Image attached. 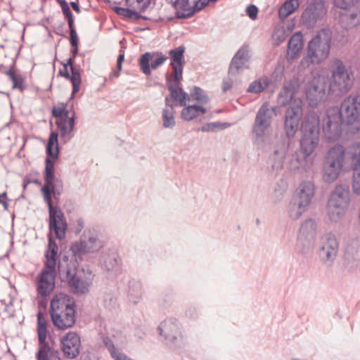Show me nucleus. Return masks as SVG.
I'll return each instance as SVG.
<instances>
[{
    "label": "nucleus",
    "instance_id": "2f4dec72",
    "mask_svg": "<svg viewBox=\"0 0 360 360\" xmlns=\"http://www.w3.org/2000/svg\"><path fill=\"white\" fill-rule=\"evenodd\" d=\"M6 75L9 77L13 83L12 88L23 91L26 88L25 77L24 75L15 68H11L6 72Z\"/></svg>",
    "mask_w": 360,
    "mask_h": 360
},
{
    "label": "nucleus",
    "instance_id": "a18cd8bd",
    "mask_svg": "<svg viewBox=\"0 0 360 360\" xmlns=\"http://www.w3.org/2000/svg\"><path fill=\"white\" fill-rule=\"evenodd\" d=\"M190 99L196 101L200 104L207 103L209 101L208 97L205 94L203 90L200 87L195 86L190 94Z\"/></svg>",
    "mask_w": 360,
    "mask_h": 360
},
{
    "label": "nucleus",
    "instance_id": "1a4fd4ad",
    "mask_svg": "<svg viewBox=\"0 0 360 360\" xmlns=\"http://www.w3.org/2000/svg\"><path fill=\"white\" fill-rule=\"evenodd\" d=\"M320 120L317 113L309 112L301 126L302 137L299 148L307 155H311L319 143Z\"/></svg>",
    "mask_w": 360,
    "mask_h": 360
},
{
    "label": "nucleus",
    "instance_id": "49530a36",
    "mask_svg": "<svg viewBox=\"0 0 360 360\" xmlns=\"http://www.w3.org/2000/svg\"><path fill=\"white\" fill-rule=\"evenodd\" d=\"M114 11L119 15L129 18V19H139L140 18V15L136 13L132 8H122V7H115Z\"/></svg>",
    "mask_w": 360,
    "mask_h": 360
},
{
    "label": "nucleus",
    "instance_id": "0eeeda50",
    "mask_svg": "<svg viewBox=\"0 0 360 360\" xmlns=\"http://www.w3.org/2000/svg\"><path fill=\"white\" fill-rule=\"evenodd\" d=\"M351 202L348 186L337 185L330 193L327 205V215L331 222L337 223L346 215Z\"/></svg>",
    "mask_w": 360,
    "mask_h": 360
},
{
    "label": "nucleus",
    "instance_id": "6e6552de",
    "mask_svg": "<svg viewBox=\"0 0 360 360\" xmlns=\"http://www.w3.org/2000/svg\"><path fill=\"white\" fill-rule=\"evenodd\" d=\"M330 72L331 79L328 90L331 93L340 96L346 94L351 89L354 83V75L342 60L338 58L332 60Z\"/></svg>",
    "mask_w": 360,
    "mask_h": 360
},
{
    "label": "nucleus",
    "instance_id": "c756f323",
    "mask_svg": "<svg viewBox=\"0 0 360 360\" xmlns=\"http://www.w3.org/2000/svg\"><path fill=\"white\" fill-rule=\"evenodd\" d=\"M71 75L68 72V68L63 65V68L60 70L59 75L68 79H69L72 85V91L71 97L74 96L79 91L82 79L79 70L76 68H72Z\"/></svg>",
    "mask_w": 360,
    "mask_h": 360
},
{
    "label": "nucleus",
    "instance_id": "a19ab883",
    "mask_svg": "<svg viewBox=\"0 0 360 360\" xmlns=\"http://www.w3.org/2000/svg\"><path fill=\"white\" fill-rule=\"evenodd\" d=\"M300 6L299 0H288L278 11V15L281 18H287L288 15L293 13Z\"/></svg>",
    "mask_w": 360,
    "mask_h": 360
},
{
    "label": "nucleus",
    "instance_id": "79ce46f5",
    "mask_svg": "<svg viewBox=\"0 0 360 360\" xmlns=\"http://www.w3.org/2000/svg\"><path fill=\"white\" fill-rule=\"evenodd\" d=\"M316 221L312 219H308L302 223L300 229V234L303 236H309L313 239L316 233Z\"/></svg>",
    "mask_w": 360,
    "mask_h": 360
},
{
    "label": "nucleus",
    "instance_id": "4d7b16f0",
    "mask_svg": "<svg viewBox=\"0 0 360 360\" xmlns=\"http://www.w3.org/2000/svg\"><path fill=\"white\" fill-rule=\"evenodd\" d=\"M233 85V80L231 78H228L223 82L222 89L224 92L230 90Z\"/></svg>",
    "mask_w": 360,
    "mask_h": 360
},
{
    "label": "nucleus",
    "instance_id": "680f3d73",
    "mask_svg": "<svg viewBox=\"0 0 360 360\" xmlns=\"http://www.w3.org/2000/svg\"><path fill=\"white\" fill-rule=\"evenodd\" d=\"M70 52H71V54H72L71 57L75 58V56H77V54L78 53V48H77V46H72L71 50H70Z\"/></svg>",
    "mask_w": 360,
    "mask_h": 360
},
{
    "label": "nucleus",
    "instance_id": "e2e57ef3",
    "mask_svg": "<svg viewBox=\"0 0 360 360\" xmlns=\"http://www.w3.org/2000/svg\"><path fill=\"white\" fill-rule=\"evenodd\" d=\"M120 75V71L118 70H113L110 75V79H112V77H117Z\"/></svg>",
    "mask_w": 360,
    "mask_h": 360
},
{
    "label": "nucleus",
    "instance_id": "ddd939ff",
    "mask_svg": "<svg viewBox=\"0 0 360 360\" xmlns=\"http://www.w3.org/2000/svg\"><path fill=\"white\" fill-rule=\"evenodd\" d=\"M328 79L323 75L314 77L307 84L305 90L306 98L311 106H316L326 96Z\"/></svg>",
    "mask_w": 360,
    "mask_h": 360
},
{
    "label": "nucleus",
    "instance_id": "5701e85b",
    "mask_svg": "<svg viewBox=\"0 0 360 360\" xmlns=\"http://www.w3.org/2000/svg\"><path fill=\"white\" fill-rule=\"evenodd\" d=\"M288 149V145L284 141L279 143L276 146L269 159V165L273 170L279 171L283 169Z\"/></svg>",
    "mask_w": 360,
    "mask_h": 360
},
{
    "label": "nucleus",
    "instance_id": "603ef678",
    "mask_svg": "<svg viewBox=\"0 0 360 360\" xmlns=\"http://www.w3.org/2000/svg\"><path fill=\"white\" fill-rule=\"evenodd\" d=\"M246 13L252 20H255L257 17L258 8L255 5H249L246 8Z\"/></svg>",
    "mask_w": 360,
    "mask_h": 360
},
{
    "label": "nucleus",
    "instance_id": "4468645a",
    "mask_svg": "<svg viewBox=\"0 0 360 360\" xmlns=\"http://www.w3.org/2000/svg\"><path fill=\"white\" fill-rule=\"evenodd\" d=\"M339 250V241L335 233H326L319 240V255L325 263H332L336 258Z\"/></svg>",
    "mask_w": 360,
    "mask_h": 360
},
{
    "label": "nucleus",
    "instance_id": "bf43d9fd",
    "mask_svg": "<svg viewBox=\"0 0 360 360\" xmlns=\"http://www.w3.org/2000/svg\"><path fill=\"white\" fill-rule=\"evenodd\" d=\"M215 123L219 124V127L217 128L221 129H226L231 126V124L227 122H222V123L221 122H215Z\"/></svg>",
    "mask_w": 360,
    "mask_h": 360
},
{
    "label": "nucleus",
    "instance_id": "393cba45",
    "mask_svg": "<svg viewBox=\"0 0 360 360\" xmlns=\"http://www.w3.org/2000/svg\"><path fill=\"white\" fill-rule=\"evenodd\" d=\"M299 84L298 80L293 79L285 82L282 89L281 90L278 102L281 105H285L292 101L294 96L298 91Z\"/></svg>",
    "mask_w": 360,
    "mask_h": 360
},
{
    "label": "nucleus",
    "instance_id": "774afa93",
    "mask_svg": "<svg viewBox=\"0 0 360 360\" xmlns=\"http://www.w3.org/2000/svg\"><path fill=\"white\" fill-rule=\"evenodd\" d=\"M56 1H57L58 3L60 4L61 7L65 6V5H66V4H68V3L66 2L65 0H56Z\"/></svg>",
    "mask_w": 360,
    "mask_h": 360
},
{
    "label": "nucleus",
    "instance_id": "cd10ccee",
    "mask_svg": "<svg viewBox=\"0 0 360 360\" xmlns=\"http://www.w3.org/2000/svg\"><path fill=\"white\" fill-rule=\"evenodd\" d=\"M303 36L300 32H295L288 44L287 57L290 60L297 58L303 49Z\"/></svg>",
    "mask_w": 360,
    "mask_h": 360
},
{
    "label": "nucleus",
    "instance_id": "b1692460",
    "mask_svg": "<svg viewBox=\"0 0 360 360\" xmlns=\"http://www.w3.org/2000/svg\"><path fill=\"white\" fill-rule=\"evenodd\" d=\"M315 186L310 181L302 182L296 190L294 199L309 207L314 196Z\"/></svg>",
    "mask_w": 360,
    "mask_h": 360
},
{
    "label": "nucleus",
    "instance_id": "aec40b11",
    "mask_svg": "<svg viewBox=\"0 0 360 360\" xmlns=\"http://www.w3.org/2000/svg\"><path fill=\"white\" fill-rule=\"evenodd\" d=\"M313 165L314 158L307 155L300 150H297L292 154L289 162L290 170L298 173L309 172Z\"/></svg>",
    "mask_w": 360,
    "mask_h": 360
},
{
    "label": "nucleus",
    "instance_id": "f3484780",
    "mask_svg": "<svg viewBox=\"0 0 360 360\" xmlns=\"http://www.w3.org/2000/svg\"><path fill=\"white\" fill-rule=\"evenodd\" d=\"M326 13L323 0H312L302 13V21L307 26H313Z\"/></svg>",
    "mask_w": 360,
    "mask_h": 360
},
{
    "label": "nucleus",
    "instance_id": "2eb2a0df",
    "mask_svg": "<svg viewBox=\"0 0 360 360\" xmlns=\"http://www.w3.org/2000/svg\"><path fill=\"white\" fill-rule=\"evenodd\" d=\"M303 115L301 101H295L285 112L284 129L288 137H293Z\"/></svg>",
    "mask_w": 360,
    "mask_h": 360
},
{
    "label": "nucleus",
    "instance_id": "f704fd0d",
    "mask_svg": "<svg viewBox=\"0 0 360 360\" xmlns=\"http://www.w3.org/2000/svg\"><path fill=\"white\" fill-rule=\"evenodd\" d=\"M165 107L162 111L163 126L165 128H172L175 125L174 104L170 103V98H165Z\"/></svg>",
    "mask_w": 360,
    "mask_h": 360
},
{
    "label": "nucleus",
    "instance_id": "7c9ffc66",
    "mask_svg": "<svg viewBox=\"0 0 360 360\" xmlns=\"http://www.w3.org/2000/svg\"><path fill=\"white\" fill-rule=\"evenodd\" d=\"M354 160L352 188L354 193L360 195V150L352 156Z\"/></svg>",
    "mask_w": 360,
    "mask_h": 360
},
{
    "label": "nucleus",
    "instance_id": "338daca9",
    "mask_svg": "<svg viewBox=\"0 0 360 360\" xmlns=\"http://www.w3.org/2000/svg\"><path fill=\"white\" fill-rule=\"evenodd\" d=\"M0 204H1L4 206V208L6 210H8V203L5 200H4L2 201V202H0Z\"/></svg>",
    "mask_w": 360,
    "mask_h": 360
},
{
    "label": "nucleus",
    "instance_id": "09e8293b",
    "mask_svg": "<svg viewBox=\"0 0 360 360\" xmlns=\"http://www.w3.org/2000/svg\"><path fill=\"white\" fill-rule=\"evenodd\" d=\"M287 37L286 32L283 27H276L272 34V39L276 45H279Z\"/></svg>",
    "mask_w": 360,
    "mask_h": 360
},
{
    "label": "nucleus",
    "instance_id": "13d9d810",
    "mask_svg": "<svg viewBox=\"0 0 360 360\" xmlns=\"http://www.w3.org/2000/svg\"><path fill=\"white\" fill-rule=\"evenodd\" d=\"M75 58L70 57L68 59L67 62L65 63H63V65L66 66L67 68L70 67V70H72V68H75L73 66V60Z\"/></svg>",
    "mask_w": 360,
    "mask_h": 360
},
{
    "label": "nucleus",
    "instance_id": "c85d7f7f",
    "mask_svg": "<svg viewBox=\"0 0 360 360\" xmlns=\"http://www.w3.org/2000/svg\"><path fill=\"white\" fill-rule=\"evenodd\" d=\"M179 82H176L174 80L173 84H168V89L170 94L168 96L170 98V103L172 101L180 106H186L187 101L190 100V97L181 87H179Z\"/></svg>",
    "mask_w": 360,
    "mask_h": 360
},
{
    "label": "nucleus",
    "instance_id": "8fccbe9b",
    "mask_svg": "<svg viewBox=\"0 0 360 360\" xmlns=\"http://www.w3.org/2000/svg\"><path fill=\"white\" fill-rule=\"evenodd\" d=\"M118 264V261L115 254L108 255L105 256L103 259L102 265L107 269H114Z\"/></svg>",
    "mask_w": 360,
    "mask_h": 360
},
{
    "label": "nucleus",
    "instance_id": "6ab92c4d",
    "mask_svg": "<svg viewBox=\"0 0 360 360\" xmlns=\"http://www.w3.org/2000/svg\"><path fill=\"white\" fill-rule=\"evenodd\" d=\"M62 351L68 359L76 358L80 352L81 341L78 334L69 332L61 339Z\"/></svg>",
    "mask_w": 360,
    "mask_h": 360
},
{
    "label": "nucleus",
    "instance_id": "412c9836",
    "mask_svg": "<svg viewBox=\"0 0 360 360\" xmlns=\"http://www.w3.org/2000/svg\"><path fill=\"white\" fill-rule=\"evenodd\" d=\"M184 52L185 48L182 46L172 49L169 52L171 56V66L176 82H179L182 79Z\"/></svg>",
    "mask_w": 360,
    "mask_h": 360
},
{
    "label": "nucleus",
    "instance_id": "0e129e2a",
    "mask_svg": "<svg viewBox=\"0 0 360 360\" xmlns=\"http://www.w3.org/2000/svg\"><path fill=\"white\" fill-rule=\"evenodd\" d=\"M124 53H122V54H120L118 58H117V63H123V60H124Z\"/></svg>",
    "mask_w": 360,
    "mask_h": 360
},
{
    "label": "nucleus",
    "instance_id": "dca6fc26",
    "mask_svg": "<svg viewBox=\"0 0 360 360\" xmlns=\"http://www.w3.org/2000/svg\"><path fill=\"white\" fill-rule=\"evenodd\" d=\"M158 330L160 335L171 345H178L183 341L179 324L176 319L165 320L160 324Z\"/></svg>",
    "mask_w": 360,
    "mask_h": 360
},
{
    "label": "nucleus",
    "instance_id": "69168bd1",
    "mask_svg": "<svg viewBox=\"0 0 360 360\" xmlns=\"http://www.w3.org/2000/svg\"><path fill=\"white\" fill-rule=\"evenodd\" d=\"M7 198V194L6 192H4L3 193L0 194V202H2L4 200H6Z\"/></svg>",
    "mask_w": 360,
    "mask_h": 360
},
{
    "label": "nucleus",
    "instance_id": "9d476101",
    "mask_svg": "<svg viewBox=\"0 0 360 360\" xmlns=\"http://www.w3.org/2000/svg\"><path fill=\"white\" fill-rule=\"evenodd\" d=\"M346 151L341 145H335L326 153L322 167L323 179L329 184L334 182L342 173L345 162Z\"/></svg>",
    "mask_w": 360,
    "mask_h": 360
},
{
    "label": "nucleus",
    "instance_id": "864d4df0",
    "mask_svg": "<svg viewBox=\"0 0 360 360\" xmlns=\"http://www.w3.org/2000/svg\"><path fill=\"white\" fill-rule=\"evenodd\" d=\"M311 245L307 243L306 245H303V240L300 238L297 244V248L302 254L307 253L311 250Z\"/></svg>",
    "mask_w": 360,
    "mask_h": 360
},
{
    "label": "nucleus",
    "instance_id": "de8ad7c7",
    "mask_svg": "<svg viewBox=\"0 0 360 360\" xmlns=\"http://www.w3.org/2000/svg\"><path fill=\"white\" fill-rule=\"evenodd\" d=\"M72 114L67 110V105L62 103L58 106L53 107L52 109V115L58 119L65 118Z\"/></svg>",
    "mask_w": 360,
    "mask_h": 360
},
{
    "label": "nucleus",
    "instance_id": "a211bd4d",
    "mask_svg": "<svg viewBox=\"0 0 360 360\" xmlns=\"http://www.w3.org/2000/svg\"><path fill=\"white\" fill-rule=\"evenodd\" d=\"M167 57L161 53L146 52L141 56L139 60V65L142 72L149 75L151 73V69L155 70L161 66L166 60Z\"/></svg>",
    "mask_w": 360,
    "mask_h": 360
},
{
    "label": "nucleus",
    "instance_id": "58836bf2",
    "mask_svg": "<svg viewBox=\"0 0 360 360\" xmlns=\"http://www.w3.org/2000/svg\"><path fill=\"white\" fill-rule=\"evenodd\" d=\"M270 83L271 79L266 76H263L251 82L247 91L251 94H259L267 88Z\"/></svg>",
    "mask_w": 360,
    "mask_h": 360
},
{
    "label": "nucleus",
    "instance_id": "bb28decb",
    "mask_svg": "<svg viewBox=\"0 0 360 360\" xmlns=\"http://www.w3.org/2000/svg\"><path fill=\"white\" fill-rule=\"evenodd\" d=\"M170 3L175 9L178 18H190L198 11L195 8V4L191 6L189 0H170Z\"/></svg>",
    "mask_w": 360,
    "mask_h": 360
},
{
    "label": "nucleus",
    "instance_id": "052dcab7",
    "mask_svg": "<svg viewBox=\"0 0 360 360\" xmlns=\"http://www.w3.org/2000/svg\"><path fill=\"white\" fill-rule=\"evenodd\" d=\"M70 5L73 10L75 11L77 13L80 12L79 6L76 2L72 1L70 2Z\"/></svg>",
    "mask_w": 360,
    "mask_h": 360
},
{
    "label": "nucleus",
    "instance_id": "e433bc0d",
    "mask_svg": "<svg viewBox=\"0 0 360 360\" xmlns=\"http://www.w3.org/2000/svg\"><path fill=\"white\" fill-rule=\"evenodd\" d=\"M47 321L41 311L37 313V334L39 344L48 343L46 341L47 337Z\"/></svg>",
    "mask_w": 360,
    "mask_h": 360
},
{
    "label": "nucleus",
    "instance_id": "72a5a7b5",
    "mask_svg": "<svg viewBox=\"0 0 360 360\" xmlns=\"http://www.w3.org/2000/svg\"><path fill=\"white\" fill-rule=\"evenodd\" d=\"M75 112H72L71 116L68 117L58 119L56 122L60 134L62 137L70 135L75 127Z\"/></svg>",
    "mask_w": 360,
    "mask_h": 360
},
{
    "label": "nucleus",
    "instance_id": "a878e982",
    "mask_svg": "<svg viewBox=\"0 0 360 360\" xmlns=\"http://www.w3.org/2000/svg\"><path fill=\"white\" fill-rule=\"evenodd\" d=\"M248 50L247 47H242L236 53L230 64L229 75L236 76L238 72L245 68L248 61Z\"/></svg>",
    "mask_w": 360,
    "mask_h": 360
},
{
    "label": "nucleus",
    "instance_id": "9b49d317",
    "mask_svg": "<svg viewBox=\"0 0 360 360\" xmlns=\"http://www.w3.org/2000/svg\"><path fill=\"white\" fill-rule=\"evenodd\" d=\"M334 6L345 11L340 15V22L346 28L360 24V0H333Z\"/></svg>",
    "mask_w": 360,
    "mask_h": 360
},
{
    "label": "nucleus",
    "instance_id": "5fc2aeb1",
    "mask_svg": "<svg viewBox=\"0 0 360 360\" xmlns=\"http://www.w3.org/2000/svg\"><path fill=\"white\" fill-rule=\"evenodd\" d=\"M70 44L72 46H78V37L76 32L75 29L74 28V25L72 28H70Z\"/></svg>",
    "mask_w": 360,
    "mask_h": 360
},
{
    "label": "nucleus",
    "instance_id": "7ed1b4c3",
    "mask_svg": "<svg viewBox=\"0 0 360 360\" xmlns=\"http://www.w3.org/2000/svg\"><path fill=\"white\" fill-rule=\"evenodd\" d=\"M58 247L51 236L49 238V245L46 252L44 268L35 278V287L39 306L44 307L47 297L53 292L56 286V264Z\"/></svg>",
    "mask_w": 360,
    "mask_h": 360
},
{
    "label": "nucleus",
    "instance_id": "ea45409f",
    "mask_svg": "<svg viewBox=\"0 0 360 360\" xmlns=\"http://www.w3.org/2000/svg\"><path fill=\"white\" fill-rule=\"evenodd\" d=\"M103 344L108 349L110 354L111 357L115 360H132L127 356L124 354L120 352V350L115 346L112 340L105 337L103 338Z\"/></svg>",
    "mask_w": 360,
    "mask_h": 360
},
{
    "label": "nucleus",
    "instance_id": "4c0bfd02",
    "mask_svg": "<svg viewBox=\"0 0 360 360\" xmlns=\"http://www.w3.org/2000/svg\"><path fill=\"white\" fill-rule=\"evenodd\" d=\"M57 352L52 349L48 343L39 344L36 354L37 360H55Z\"/></svg>",
    "mask_w": 360,
    "mask_h": 360
},
{
    "label": "nucleus",
    "instance_id": "f257e3e1",
    "mask_svg": "<svg viewBox=\"0 0 360 360\" xmlns=\"http://www.w3.org/2000/svg\"><path fill=\"white\" fill-rule=\"evenodd\" d=\"M58 136L57 133L52 132L49 138L46 146L48 157L46 159L45 184L41 191L43 194L44 200L49 207V231L51 233L54 232L56 236L61 240L65 237L68 225L63 212L60 209L54 207L52 204V195L60 193L57 186L54 183L53 174L54 160L58 158L59 154Z\"/></svg>",
    "mask_w": 360,
    "mask_h": 360
},
{
    "label": "nucleus",
    "instance_id": "423d86ee",
    "mask_svg": "<svg viewBox=\"0 0 360 360\" xmlns=\"http://www.w3.org/2000/svg\"><path fill=\"white\" fill-rule=\"evenodd\" d=\"M273 115L274 108L267 103L262 104L256 115L252 136L254 143L259 148L265 147L270 142Z\"/></svg>",
    "mask_w": 360,
    "mask_h": 360
},
{
    "label": "nucleus",
    "instance_id": "c03bdc74",
    "mask_svg": "<svg viewBox=\"0 0 360 360\" xmlns=\"http://www.w3.org/2000/svg\"><path fill=\"white\" fill-rule=\"evenodd\" d=\"M128 7L132 8L139 14L146 11L150 4V0H126Z\"/></svg>",
    "mask_w": 360,
    "mask_h": 360
},
{
    "label": "nucleus",
    "instance_id": "39448f33",
    "mask_svg": "<svg viewBox=\"0 0 360 360\" xmlns=\"http://www.w3.org/2000/svg\"><path fill=\"white\" fill-rule=\"evenodd\" d=\"M332 44V32L328 29H322L308 42L307 53L300 61L303 68L311 65H319L329 56Z\"/></svg>",
    "mask_w": 360,
    "mask_h": 360
},
{
    "label": "nucleus",
    "instance_id": "c9c22d12",
    "mask_svg": "<svg viewBox=\"0 0 360 360\" xmlns=\"http://www.w3.org/2000/svg\"><path fill=\"white\" fill-rule=\"evenodd\" d=\"M307 206L293 198L288 207V217L292 220H297L301 217L303 213L307 210Z\"/></svg>",
    "mask_w": 360,
    "mask_h": 360
},
{
    "label": "nucleus",
    "instance_id": "20e7f679",
    "mask_svg": "<svg viewBox=\"0 0 360 360\" xmlns=\"http://www.w3.org/2000/svg\"><path fill=\"white\" fill-rule=\"evenodd\" d=\"M75 304L66 294L54 295L50 303V316L55 327L60 330L71 328L75 323Z\"/></svg>",
    "mask_w": 360,
    "mask_h": 360
},
{
    "label": "nucleus",
    "instance_id": "3c124183",
    "mask_svg": "<svg viewBox=\"0 0 360 360\" xmlns=\"http://www.w3.org/2000/svg\"><path fill=\"white\" fill-rule=\"evenodd\" d=\"M61 9L64 15L68 19L69 28H72V27L74 25V19L68 4L62 6Z\"/></svg>",
    "mask_w": 360,
    "mask_h": 360
},
{
    "label": "nucleus",
    "instance_id": "6e6d98bb",
    "mask_svg": "<svg viewBox=\"0 0 360 360\" xmlns=\"http://www.w3.org/2000/svg\"><path fill=\"white\" fill-rule=\"evenodd\" d=\"M219 127V124H216L215 122L209 123L201 127L202 131H214L217 127Z\"/></svg>",
    "mask_w": 360,
    "mask_h": 360
},
{
    "label": "nucleus",
    "instance_id": "37998d69",
    "mask_svg": "<svg viewBox=\"0 0 360 360\" xmlns=\"http://www.w3.org/2000/svg\"><path fill=\"white\" fill-rule=\"evenodd\" d=\"M347 259L360 261V239L353 240L346 249Z\"/></svg>",
    "mask_w": 360,
    "mask_h": 360
},
{
    "label": "nucleus",
    "instance_id": "f03ea898",
    "mask_svg": "<svg viewBox=\"0 0 360 360\" xmlns=\"http://www.w3.org/2000/svg\"><path fill=\"white\" fill-rule=\"evenodd\" d=\"M360 119V94H351L341 103L340 108L331 107L323 120V132L328 141H335L342 134V123L352 124Z\"/></svg>",
    "mask_w": 360,
    "mask_h": 360
},
{
    "label": "nucleus",
    "instance_id": "f8f14e48",
    "mask_svg": "<svg viewBox=\"0 0 360 360\" xmlns=\"http://www.w3.org/2000/svg\"><path fill=\"white\" fill-rule=\"evenodd\" d=\"M102 247L103 243L96 234L91 231H85L79 241L72 244L70 250L77 261L82 259L86 254L98 252Z\"/></svg>",
    "mask_w": 360,
    "mask_h": 360
},
{
    "label": "nucleus",
    "instance_id": "4be33fe9",
    "mask_svg": "<svg viewBox=\"0 0 360 360\" xmlns=\"http://www.w3.org/2000/svg\"><path fill=\"white\" fill-rule=\"evenodd\" d=\"M67 278L71 290L75 294H85L91 285V278H84L80 274L72 275L68 272Z\"/></svg>",
    "mask_w": 360,
    "mask_h": 360
},
{
    "label": "nucleus",
    "instance_id": "473e14b6",
    "mask_svg": "<svg viewBox=\"0 0 360 360\" xmlns=\"http://www.w3.org/2000/svg\"><path fill=\"white\" fill-rule=\"evenodd\" d=\"M207 109L201 105H191L185 107L181 112V117L186 121H191L204 115Z\"/></svg>",
    "mask_w": 360,
    "mask_h": 360
}]
</instances>
